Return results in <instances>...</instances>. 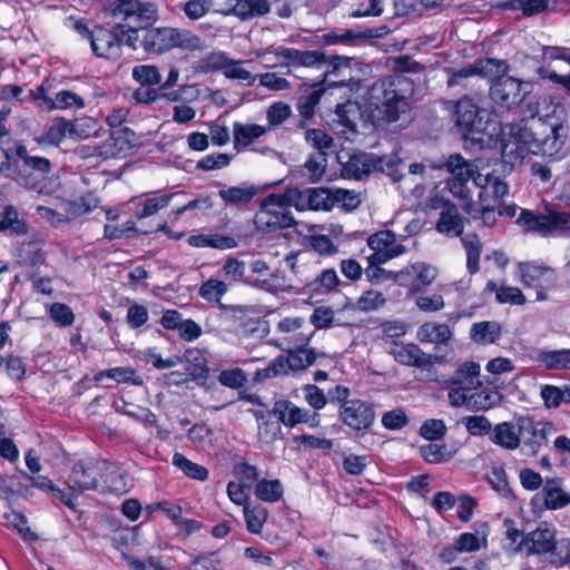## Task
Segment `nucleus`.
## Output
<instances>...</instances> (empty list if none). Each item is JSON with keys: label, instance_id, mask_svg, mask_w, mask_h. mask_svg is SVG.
Here are the masks:
<instances>
[{"label": "nucleus", "instance_id": "72a5a7b5", "mask_svg": "<svg viewBox=\"0 0 570 570\" xmlns=\"http://www.w3.org/2000/svg\"><path fill=\"white\" fill-rule=\"evenodd\" d=\"M266 132L267 129L261 125L234 122V148L238 151L243 150L247 148L250 144H253L256 139L264 136Z\"/></svg>", "mask_w": 570, "mask_h": 570}, {"label": "nucleus", "instance_id": "9d476101", "mask_svg": "<svg viewBox=\"0 0 570 570\" xmlns=\"http://www.w3.org/2000/svg\"><path fill=\"white\" fill-rule=\"evenodd\" d=\"M501 153L505 163L521 161L528 154H532L531 129L521 125L507 124L502 130Z\"/></svg>", "mask_w": 570, "mask_h": 570}, {"label": "nucleus", "instance_id": "f03ea898", "mask_svg": "<svg viewBox=\"0 0 570 570\" xmlns=\"http://www.w3.org/2000/svg\"><path fill=\"white\" fill-rule=\"evenodd\" d=\"M454 122L464 139L483 144L484 135L491 126L490 114L480 108L472 98L463 97L454 107Z\"/></svg>", "mask_w": 570, "mask_h": 570}, {"label": "nucleus", "instance_id": "052dcab7", "mask_svg": "<svg viewBox=\"0 0 570 570\" xmlns=\"http://www.w3.org/2000/svg\"><path fill=\"white\" fill-rule=\"evenodd\" d=\"M332 199L333 207L338 206L346 212L357 208L361 204V196L358 193L342 188L332 189Z\"/></svg>", "mask_w": 570, "mask_h": 570}, {"label": "nucleus", "instance_id": "6ab92c4d", "mask_svg": "<svg viewBox=\"0 0 570 570\" xmlns=\"http://www.w3.org/2000/svg\"><path fill=\"white\" fill-rule=\"evenodd\" d=\"M289 203L297 209L330 210L333 208L332 189L306 188L304 190L288 189Z\"/></svg>", "mask_w": 570, "mask_h": 570}, {"label": "nucleus", "instance_id": "09e8293b", "mask_svg": "<svg viewBox=\"0 0 570 570\" xmlns=\"http://www.w3.org/2000/svg\"><path fill=\"white\" fill-rule=\"evenodd\" d=\"M246 265L245 262L236 257L228 256L222 264L220 276L228 286L245 282Z\"/></svg>", "mask_w": 570, "mask_h": 570}, {"label": "nucleus", "instance_id": "8fccbe9b", "mask_svg": "<svg viewBox=\"0 0 570 570\" xmlns=\"http://www.w3.org/2000/svg\"><path fill=\"white\" fill-rule=\"evenodd\" d=\"M327 166V153L312 154L302 167V175L311 183L318 181Z\"/></svg>", "mask_w": 570, "mask_h": 570}, {"label": "nucleus", "instance_id": "412c9836", "mask_svg": "<svg viewBox=\"0 0 570 570\" xmlns=\"http://www.w3.org/2000/svg\"><path fill=\"white\" fill-rule=\"evenodd\" d=\"M436 277V269L424 263H414L395 274V282L406 286L411 292H420L429 286Z\"/></svg>", "mask_w": 570, "mask_h": 570}, {"label": "nucleus", "instance_id": "6e6d98bb", "mask_svg": "<svg viewBox=\"0 0 570 570\" xmlns=\"http://www.w3.org/2000/svg\"><path fill=\"white\" fill-rule=\"evenodd\" d=\"M283 485L279 480H259L255 488V495L265 502H277L283 497Z\"/></svg>", "mask_w": 570, "mask_h": 570}, {"label": "nucleus", "instance_id": "4468645a", "mask_svg": "<svg viewBox=\"0 0 570 570\" xmlns=\"http://www.w3.org/2000/svg\"><path fill=\"white\" fill-rule=\"evenodd\" d=\"M337 161L341 165L343 178L363 180L376 171V164L380 160L375 154L355 151L346 155L338 154Z\"/></svg>", "mask_w": 570, "mask_h": 570}, {"label": "nucleus", "instance_id": "7c9ffc66", "mask_svg": "<svg viewBox=\"0 0 570 570\" xmlns=\"http://www.w3.org/2000/svg\"><path fill=\"white\" fill-rule=\"evenodd\" d=\"M324 91L325 89L322 87V83H316L312 86V90L309 92L303 94L298 97L297 110L302 118L297 124L298 128H305L306 121L314 117L316 106L320 104Z\"/></svg>", "mask_w": 570, "mask_h": 570}, {"label": "nucleus", "instance_id": "a18cd8bd", "mask_svg": "<svg viewBox=\"0 0 570 570\" xmlns=\"http://www.w3.org/2000/svg\"><path fill=\"white\" fill-rule=\"evenodd\" d=\"M309 261L311 254L308 252H292L285 257V263L292 273L306 285L309 284L312 276L308 268Z\"/></svg>", "mask_w": 570, "mask_h": 570}, {"label": "nucleus", "instance_id": "aec40b11", "mask_svg": "<svg viewBox=\"0 0 570 570\" xmlns=\"http://www.w3.org/2000/svg\"><path fill=\"white\" fill-rule=\"evenodd\" d=\"M518 273L521 283L527 287L550 289L556 286L557 272L546 265L534 262H522L518 264Z\"/></svg>", "mask_w": 570, "mask_h": 570}, {"label": "nucleus", "instance_id": "a878e982", "mask_svg": "<svg viewBox=\"0 0 570 570\" xmlns=\"http://www.w3.org/2000/svg\"><path fill=\"white\" fill-rule=\"evenodd\" d=\"M272 414L277 416L279 422L286 426H294L298 423H306L311 419L308 411L296 406L287 400H279L274 403Z\"/></svg>", "mask_w": 570, "mask_h": 570}, {"label": "nucleus", "instance_id": "7ed1b4c3", "mask_svg": "<svg viewBox=\"0 0 570 570\" xmlns=\"http://www.w3.org/2000/svg\"><path fill=\"white\" fill-rule=\"evenodd\" d=\"M288 206H293V204L289 203L287 191L282 195L271 194L266 196L254 217L257 230L273 233L291 227L294 224V218L287 209Z\"/></svg>", "mask_w": 570, "mask_h": 570}, {"label": "nucleus", "instance_id": "0e129e2a", "mask_svg": "<svg viewBox=\"0 0 570 570\" xmlns=\"http://www.w3.org/2000/svg\"><path fill=\"white\" fill-rule=\"evenodd\" d=\"M340 284V278L337 273L333 268L324 269L321 275L315 277L313 281L309 279L311 286H313L314 291L317 292H331L335 289Z\"/></svg>", "mask_w": 570, "mask_h": 570}, {"label": "nucleus", "instance_id": "4be33fe9", "mask_svg": "<svg viewBox=\"0 0 570 570\" xmlns=\"http://www.w3.org/2000/svg\"><path fill=\"white\" fill-rule=\"evenodd\" d=\"M392 354L397 363L422 370H428L435 363L443 362V356L428 354L414 343L395 345Z\"/></svg>", "mask_w": 570, "mask_h": 570}, {"label": "nucleus", "instance_id": "c85d7f7f", "mask_svg": "<svg viewBox=\"0 0 570 570\" xmlns=\"http://www.w3.org/2000/svg\"><path fill=\"white\" fill-rule=\"evenodd\" d=\"M453 333L448 324L426 322L419 326L416 338L421 343H431L435 345H448Z\"/></svg>", "mask_w": 570, "mask_h": 570}, {"label": "nucleus", "instance_id": "864d4df0", "mask_svg": "<svg viewBox=\"0 0 570 570\" xmlns=\"http://www.w3.org/2000/svg\"><path fill=\"white\" fill-rule=\"evenodd\" d=\"M462 244L466 253V268L470 274L479 272V262L481 255V243L475 234L465 235L462 237Z\"/></svg>", "mask_w": 570, "mask_h": 570}, {"label": "nucleus", "instance_id": "603ef678", "mask_svg": "<svg viewBox=\"0 0 570 570\" xmlns=\"http://www.w3.org/2000/svg\"><path fill=\"white\" fill-rule=\"evenodd\" d=\"M244 518L247 530L250 533L258 534L268 518V511L261 504L244 505Z\"/></svg>", "mask_w": 570, "mask_h": 570}, {"label": "nucleus", "instance_id": "1a4fd4ad", "mask_svg": "<svg viewBox=\"0 0 570 570\" xmlns=\"http://www.w3.org/2000/svg\"><path fill=\"white\" fill-rule=\"evenodd\" d=\"M287 355H279L266 368L263 370L265 377L285 375L289 371L296 372L307 368L316 363L318 357L325 354L317 353L314 348L289 347L284 348Z\"/></svg>", "mask_w": 570, "mask_h": 570}, {"label": "nucleus", "instance_id": "13d9d810", "mask_svg": "<svg viewBox=\"0 0 570 570\" xmlns=\"http://www.w3.org/2000/svg\"><path fill=\"white\" fill-rule=\"evenodd\" d=\"M173 464L181 470L188 478L205 481L208 476V471L205 466L191 462L181 453L174 454Z\"/></svg>", "mask_w": 570, "mask_h": 570}, {"label": "nucleus", "instance_id": "2eb2a0df", "mask_svg": "<svg viewBox=\"0 0 570 570\" xmlns=\"http://www.w3.org/2000/svg\"><path fill=\"white\" fill-rule=\"evenodd\" d=\"M120 39L121 23H117L112 29L96 28L90 35L91 49L98 57L117 60L121 56Z\"/></svg>", "mask_w": 570, "mask_h": 570}, {"label": "nucleus", "instance_id": "f257e3e1", "mask_svg": "<svg viewBox=\"0 0 570 570\" xmlns=\"http://www.w3.org/2000/svg\"><path fill=\"white\" fill-rule=\"evenodd\" d=\"M409 89L410 81L404 76H390L376 80L366 94L372 117L379 121H396L409 107L406 99Z\"/></svg>", "mask_w": 570, "mask_h": 570}, {"label": "nucleus", "instance_id": "dca6fc26", "mask_svg": "<svg viewBox=\"0 0 570 570\" xmlns=\"http://www.w3.org/2000/svg\"><path fill=\"white\" fill-rule=\"evenodd\" d=\"M276 331L282 334L278 346L283 350L305 347L312 337V331L303 317H285L277 323Z\"/></svg>", "mask_w": 570, "mask_h": 570}, {"label": "nucleus", "instance_id": "49530a36", "mask_svg": "<svg viewBox=\"0 0 570 570\" xmlns=\"http://www.w3.org/2000/svg\"><path fill=\"white\" fill-rule=\"evenodd\" d=\"M455 452V449H449L445 444L432 442L420 446L421 456L428 463L432 464H440L450 461L454 456Z\"/></svg>", "mask_w": 570, "mask_h": 570}, {"label": "nucleus", "instance_id": "58836bf2", "mask_svg": "<svg viewBox=\"0 0 570 570\" xmlns=\"http://www.w3.org/2000/svg\"><path fill=\"white\" fill-rule=\"evenodd\" d=\"M170 50L179 48L186 51H200L205 48L204 41L188 29L170 27Z\"/></svg>", "mask_w": 570, "mask_h": 570}, {"label": "nucleus", "instance_id": "bb28decb", "mask_svg": "<svg viewBox=\"0 0 570 570\" xmlns=\"http://www.w3.org/2000/svg\"><path fill=\"white\" fill-rule=\"evenodd\" d=\"M480 365L475 362H465L461 364L445 381V386L459 385L475 391L481 386Z\"/></svg>", "mask_w": 570, "mask_h": 570}, {"label": "nucleus", "instance_id": "4d7b16f0", "mask_svg": "<svg viewBox=\"0 0 570 570\" xmlns=\"http://www.w3.org/2000/svg\"><path fill=\"white\" fill-rule=\"evenodd\" d=\"M228 284L218 278H209L204 282L198 291L202 298L207 302L220 303V298L228 292Z\"/></svg>", "mask_w": 570, "mask_h": 570}, {"label": "nucleus", "instance_id": "c756f323", "mask_svg": "<svg viewBox=\"0 0 570 570\" xmlns=\"http://www.w3.org/2000/svg\"><path fill=\"white\" fill-rule=\"evenodd\" d=\"M170 27L147 28L141 46L148 53L160 55L170 50Z\"/></svg>", "mask_w": 570, "mask_h": 570}, {"label": "nucleus", "instance_id": "4c0bfd02", "mask_svg": "<svg viewBox=\"0 0 570 570\" xmlns=\"http://www.w3.org/2000/svg\"><path fill=\"white\" fill-rule=\"evenodd\" d=\"M560 484V480L549 479L543 487L544 504L550 510L562 509L570 504V493L566 492Z\"/></svg>", "mask_w": 570, "mask_h": 570}, {"label": "nucleus", "instance_id": "f704fd0d", "mask_svg": "<svg viewBox=\"0 0 570 570\" xmlns=\"http://www.w3.org/2000/svg\"><path fill=\"white\" fill-rule=\"evenodd\" d=\"M503 66V61H498L494 59L478 60L472 67L452 71L448 79V86L453 87L460 85L463 79H466L473 75H488L493 70V68L499 71V69Z\"/></svg>", "mask_w": 570, "mask_h": 570}, {"label": "nucleus", "instance_id": "774afa93", "mask_svg": "<svg viewBox=\"0 0 570 570\" xmlns=\"http://www.w3.org/2000/svg\"><path fill=\"white\" fill-rule=\"evenodd\" d=\"M448 428L443 420L430 419L420 426V435L428 441H439L446 434Z\"/></svg>", "mask_w": 570, "mask_h": 570}, {"label": "nucleus", "instance_id": "69168bd1", "mask_svg": "<svg viewBox=\"0 0 570 570\" xmlns=\"http://www.w3.org/2000/svg\"><path fill=\"white\" fill-rule=\"evenodd\" d=\"M85 107L82 97L70 90H61L55 95L52 110L55 109H81Z\"/></svg>", "mask_w": 570, "mask_h": 570}, {"label": "nucleus", "instance_id": "de8ad7c7", "mask_svg": "<svg viewBox=\"0 0 570 570\" xmlns=\"http://www.w3.org/2000/svg\"><path fill=\"white\" fill-rule=\"evenodd\" d=\"M469 399L470 411H487L500 403L501 395L498 391L484 389L472 391Z\"/></svg>", "mask_w": 570, "mask_h": 570}, {"label": "nucleus", "instance_id": "9b49d317", "mask_svg": "<svg viewBox=\"0 0 570 570\" xmlns=\"http://www.w3.org/2000/svg\"><path fill=\"white\" fill-rule=\"evenodd\" d=\"M531 91V85L510 76L494 79L490 87L491 99L502 107L518 106Z\"/></svg>", "mask_w": 570, "mask_h": 570}, {"label": "nucleus", "instance_id": "3c124183", "mask_svg": "<svg viewBox=\"0 0 570 570\" xmlns=\"http://www.w3.org/2000/svg\"><path fill=\"white\" fill-rule=\"evenodd\" d=\"M75 135V124L65 118H57L47 129L43 141L58 146L66 136Z\"/></svg>", "mask_w": 570, "mask_h": 570}, {"label": "nucleus", "instance_id": "5fc2aeb1", "mask_svg": "<svg viewBox=\"0 0 570 570\" xmlns=\"http://www.w3.org/2000/svg\"><path fill=\"white\" fill-rule=\"evenodd\" d=\"M27 230V225L19 218L18 212L12 206L6 207L0 219V232L9 235H24Z\"/></svg>", "mask_w": 570, "mask_h": 570}, {"label": "nucleus", "instance_id": "79ce46f5", "mask_svg": "<svg viewBox=\"0 0 570 570\" xmlns=\"http://www.w3.org/2000/svg\"><path fill=\"white\" fill-rule=\"evenodd\" d=\"M189 244L195 247H212L217 249H230L237 246L234 237L219 234H200L189 237Z\"/></svg>", "mask_w": 570, "mask_h": 570}, {"label": "nucleus", "instance_id": "ea45409f", "mask_svg": "<svg viewBox=\"0 0 570 570\" xmlns=\"http://www.w3.org/2000/svg\"><path fill=\"white\" fill-rule=\"evenodd\" d=\"M173 196L174 195L161 194V195H154V196L147 197L145 199L132 198L130 202L137 203V205L141 207V209H139L135 213V217L138 219H144V218L155 215L160 209L168 206Z\"/></svg>", "mask_w": 570, "mask_h": 570}, {"label": "nucleus", "instance_id": "f8f14e48", "mask_svg": "<svg viewBox=\"0 0 570 570\" xmlns=\"http://www.w3.org/2000/svg\"><path fill=\"white\" fill-rule=\"evenodd\" d=\"M367 246L373 253L367 257V262L386 263L406 252L404 245L397 242L395 233L390 229L379 230L367 237Z\"/></svg>", "mask_w": 570, "mask_h": 570}, {"label": "nucleus", "instance_id": "e2e57ef3", "mask_svg": "<svg viewBox=\"0 0 570 570\" xmlns=\"http://www.w3.org/2000/svg\"><path fill=\"white\" fill-rule=\"evenodd\" d=\"M49 317L59 326L68 327L75 322V313L63 303H53L48 307Z\"/></svg>", "mask_w": 570, "mask_h": 570}, {"label": "nucleus", "instance_id": "c9c22d12", "mask_svg": "<svg viewBox=\"0 0 570 570\" xmlns=\"http://www.w3.org/2000/svg\"><path fill=\"white\" fill-rule=\"evenodd\" d=\"M464 212L470 216L472 220H481V225L484 227H494L500 217L497 205L487 202H469L464 206Z\"/></svg>", "mask_w": 570, "mask_h": 570}, {"label": "nucleus", "instance_id": "ddd939ff", "mask_svg": "<svg viewBox=\"0 0 570 570\" xmlns=\"http://www.w3.org/2000/svg\"><path fill=\"white\" fill-rule=\"evenodd\" d=\"M219 318L236 332H254L259 322L258 311L254 305L219 303Z\"/></svg>", "mask_w": 570, "mask_h": 570}, {"label": "nucleus", "instance_id": "f3484780", "mask_svg": "<svg viewBox=\"0 0 570 570\" xmlns=\"http://www.w3.org/2000/svg\"><path fill=\"white\" fill-rule=\"evenodd\" d=\"M273 55L278 62L269 65L275 67L277 65L284 67H321L326 61V55L320 50L301 51L295 48L277 47L274 48Z\"/></svg>", "mask_w": 570, "mask_h": 570}, {"label": "nucleus", "instance_id": "0eeeda50", "mask_svg": "<svg viewBox=\"0 0 570 570\" xmlns=\"http://www.w3.org/2000/svg\"><path fill=\"white\" fill-rule=\"evenodd\" d=\"M106 10L111 17L140 29H147L158 20V8L151 1L128 0L121 4L108 6Z\"/></svg>", "mask_w": 570, "mask_h": 570}, {"label": "nucleus", "instance_id": "2f4dec72", "mask_svg": "<svg viewBox=\"0 0 570 570\" xmlns=\"http://www.w3.org/2000/svg\"><path fill=\"white\" fill-rule=\"evenodd\" d=\"M534 360L539 366L546 370H570V348L539 350Z\"/></svg>", "mask_w": 570, "mask_h": 570}, {"label": "nucleus", "instance_id": "5701e85b", "mask_svg": "<svg viewBox=\"0 0 570 570\" xmlns=\"http://www.w3.org/2000/svg\"><path fill=\"white\" fill-rule=\"evenodd\" d=\"M527 554H546L556 550V531L547 523H540L533 531L522 538Z\"/></svg>", "mask_w": 570, "mask_h": 570}, {"label": "nucleus", "instance_id": "cd10ccee", "mask_svg": "<svg viewBox=\"0 0 570 570\" xmlns=\"http://www.w3.org/2000/svg\"><path fill=\"white\" fill-rule=\"evenodd\" d=\"M435 228L439 233L446 236H460L463 233V218L455 205L444 204Z\"/></svg>", "mask_w": 570, "mask_h": 570}, {"label": "nucleus", "instance_id": "338daca9", "mask_svg": "<svg viewBox=\"0 0 570 570\" xmlns=\"http://www.w3.org/2000/svg\"><path fill=\"white\" fill-rule=\"evenodd\" d=\"M376 171L389 175L393 181H399L403 175L400 173L402 159L397 155L377 156Z\"/></svg>", "mask_w": 570, "mask_h": 570}, {"label": "nucleus", "instance_id": "39448f33", "mask_svg": "<svg viewBox=\"0 0 570 570\" xmlns=\"http://www.w3.org/2000/svg\"><path fill=\"white\" fill-rule=\"evenodd\" d=\"M519 448L527 456H535L548 443L550 435L556 433L551 422L534 421L529 416L518 417Z\"/></svg>", "mask_w": 570, "mask_h": 570}, {"label": "nucleus", "instance_id": "6e6552de", "mask_svg": "<svg viewBox=\"0 0 570 570\" xmlns=\"http://www.w3.org/2000/svg\"><path fill=\"white\" fill-rule=\"evenodd\" d=\"M106 468L102 459H87L73 463L66 481L68 489L79 495L86 491L100 490L101 469Z\"/></svg>", "mask_w": 570, "mask_h": 570}, {"label": "nucleus", "instance_id": "423d86ee", "mask_svg": "<svg viewBox=\"0 0 570 570\" xmlns=\"http://www.w3.org/2000/svg\"><path fill=\"white\" fill-rule=\"evenodd\" d=\"M532 154L543 157H561L562 148L566 144L568 127L562 124L547 125L539 122L531 127Z\"/></svg>", "mask_w": 570, "mask_h": 570}, {"label": "nucleus", "instance_id": "b1692460", "mask_svg": "<svg viewBox=\"0 0 570 570\" xmlns=\"http://www.w3.org/2000/svg\"><path fill=\"white\" fill-rule=\"evenodd\" d=\"M258 194V188L249 183H242L237 186L220 184L218 195L226 207L247 206Z\"/></svg>", "mask_w": 570, "mask_h": 570}, {"label": "nucleus", "instance_id": "c03bdc74", "mask_svg": "<svg viewBox=\"0 0 570 570\" xmlns=\"http://www.w3.org/2000/svg\"><path fill=\"white\" fill-rule=\"evenodd\" d=\"M444 165L451 173V178L468 183L476 171V165L465 160L460 154L451 155Z\"/></svg>", "mask_w": 570, "mask_h": 570}, {"label": "nucleus", "instance_id": "393cba45", "mask_svg": "<svg viewBox=\"0 0 570 570\" xmlns=\"http://www.w3.org/2000/svg\"><path fill=\"white\" fill-rule=\"evenodd\" d=\"M106 468L101 469L99 492L125 493L129 490L130 483L125 471L116 463L105 460Z\"/></svg>", "mask_w": 570, "mask_h": 570}, {"label": "nucleus", "instance_id": "e433bc0d", "mask_svg": "<svg viewBox=\"0 0 570 570\" xmlns=\"http://www.w3.org/2000/svg\"><path fill=\"white\" fill-rule=\"evenodd\" d=\"M502 334L501 324L497 321H482L473 323L470 328V338L480 345L495 343Z\"/></svg>", "mask_w": 570, "mask_h": 570}, {"label": "nucleus", "instance_id": "473e14b6", "mask_svg": "<svg viewBox=\"0 0 570 570\" xmlns=\"http://www.w3.org/2000/svg\"><path fill=\"white\" fill-rule=\"evenodd\" d=\"M490 440L505 449L515 450L519 448L518 417L514 422H502L494 425Z\"/></svg>", "mask_w": 570, "mask_h": 570}, {"label": "nucleus", "instance_id": "a19ab883", "mask_svg": "<svg viewBox=\"0 0 570 570\" xmlns=\"http://www.w3.org/2000/svg\"><path fill=\"white\" fill-rule=\"evenodd\" d=\"M267 0H235L233 12L242 20L265 16L269 12Z\"/></svg>", "mask_w": 570, "mask_h": 570}, {"label": "nucleus", "instance_id": "a211bd4d", "mask_svg": "<svg viewBox=\"0 0 570 570\" xmlns=\"http://www.w3.org/2000/svg\"><path fill=\"white\" fill-rule=\"evenodd\" d=\"M341 421L355 431L367 430L375 419L373 406L363 400L353 399L338 410Z\"/></svg>", "mask_w": 570, "mask_h": 570}, {"label": "nucleus", "instance_id": "20e7f679", "mask_svg": "<svg viewBox=\"0 0 570 570\" xmlns=\"http://www.w3.org/2000/svg\"><path fill=\"white\" fill-rule=\"evenodd\" d=\"M517 223L527 232L547 236L569 228L570 214L547 208L543 213L521 209Z\"/></svg>", "mask_w": 570, "mask_h": 570}, {"label": "nucleus", "instance_id": "bf43d9fd", "mask_svg": "<svg viewBox=\"0 0 570 570\" xmlns=\"http://www.w3.org/2000/svg\"><path fill=\"white\" fill-rule=\"evenodd\" d=\"M305 141L317 153H327L334 146V139L324 130L318 128L306 129Z\"/></svg>", "mask_w": 570, "mask_h": 570}, {"label": "nucleus", "instance_id": "37998d69", "mask_svg": "<svg viewBox=\"0 0 570 570\" xmlns=\"http://www.w3.org/2000/svg\"><path fill=\"white\" fill-rule=\"evenodd\" d=\"M484 292L495 293V298L500 304L523 305L525 303V296L518 287H499L493 281L487 283Z\"/></svg>", "mask_w": 570, "mask_h": 570}, {"label": "nucleus", "instance_id": "680f3d73", "mask_svg": "<svg viewBox=\"0 0 570 570\" xmlns=\"http://www.w3.org/2000/svg\"><path fill=\"white\" fill-rule=\"evenodd\" d=\"M132 78L141 86H154L161 81V75L156 66L139 65L132 69Z\"/></svg>", "mask_w": 570, "mask_h": 570}]
</instances>
